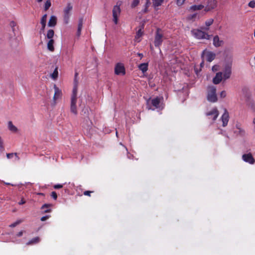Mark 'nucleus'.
I'll list each match as a JSON object with an SVG mask.
<instances>
[{"label":"nucleus","mask_w":255,"mask_h":255,"mask_svg":"<svg viewBox=\"0 0 255 255\" xmlns=\"http://www.w3.org/2000/svg\"><path fill=\"white\" fill-rule=\"evenodd\" d=\"M236 128H237V129L238 130V129H240V128H241L240 125L239 124H237V125H236Z\"/></svg>","instance_id":"obj_53"},{"label":"nucleus","mask_w":255,"mask_h":255,"mask_svg":"<svg viewBox=\"0 0 255 255\" xmlns=\"http://www.w3.org/2000/svg\"><path fill=\"white\" fill-rule=\"evenodd\" d=\"M14 156H15V160H19V157H18V156L17 155V153H14Z\"/></svg>","instance_id":"obj_51"},{"label":"nucleus","mask_w":255,"mask_h":255,"mask_svg":"<svg viewBox=\"0 0 255 255\" xmlns=\"http://www.w3.org/2000/svg\"><path fill=\"white\" fill-rule=\"evenodd\" d=\"M40 241V239L39 237H36L33 239H32L31 240H30L28 242L26 243L27 245H32L33 244H36L38 243Z\"/></svg>","instance_id":"obj_24"},{"label":"nucleus","mask_w":255,"mask_h":255,"mask_svg":"<svg viewBox=\"0 0 255 255\" xmlns=\"http://www.w3.org/2000/svg\"><path fill=\"white\" fill-rule=\"evenodd\" d=\"M219 113L216 107L213 108L210 111L206 113V116L209 117V119H211L213 122H214L217 119Z\"/></svg>","instance_id":"obj_8"},{"label":"nucleus","mask_w":255,"mask_h":255,"mask_svg":"<svg viewBox=\"0 0 255 255\" xmlns=\"http://www.w3.org/2000/svg\"><path fill=\"white\" fill-rule=\"evenodd\" d=\"M115 73L117 75H124L126 74L125 68L123 64L119 63H117L115 67Z\"/></svg>","instance_id":"obj_9"},{"label":"nucleus","mask_w":255,"mask_h":255,"mask_svg":"<svg viewBox=\"0 0 255 255\" xmlns=\"http://www.w3.org/2000/svg\"><path fill=\"white\" fill-rule=\"evenodd\" d=\"M204 8V5L203 4L193 5L189 7V10L191 11H195L196 10H200Z\"/></svg>","instance_id":"obj_16"},{"label":"nucleus","mask_w":255,"mask_h":255,"mask_svg":"<svg viewBox=\"0 0 255 255\" xmlns=\"http://www.w3.org/2000/svg\"><path fill=\"white\" fill-rule=\"evenodd\" d=\"M58 75V67H56L55 69H54L53 72L51 74V77L53 79L55 80L57 78Z\"/></svg>","instance_id":"obj_30"},{"label":"nucleus","mask_w":255,"mask_h":255,"mask_svg":"<svg viewBox=\"0 0 255 255\" xmlns=\"http://www.w3.org/2000/svg\"><path fill=\"white\" fill-rule=\"evenodd\" d=\"M116 135H117V136H118V132L117 131H116Z\"/></svg>","instance_id":"obj_60"},{"label":"nucleus","mask_w":255,"mask_h":255,"mask_svg":"<svg viewBox=\"0 0 255 255\" xmlns=\"http://www.w3.org/2000/svg\"><path fill=\"white\" fill-rule=\"evenodd\" d=\"M46 20H47V14H45L43 15L41 19L40 20V23L41 24V31H44L45 26H46Z\"/></svg>","instance_id":"obj_19"},{"label":"nucleus","mask_w":255,"mask_h":255,"mask_svg":"<svg viewBox=\"0 0 255 255\" xmlns=\"http://www.w3.org/2000/svg\"><path fill=\"white\" fill-rule=\"evenodd\" d=\"M54 35V31L53 29H49L46 34V37L49 39H53Z\"/></svg>","instance_id":"obj_28"},{"label":"nucleus","mask_w":255,"mask_h":255,"mask_svg":"<svg viewBox=\"0 0 255 255\" xmlns=\"http://www.w3.org/2000/svg\"><path fill=\"white\" fill-rule=\"evenodd\" d=\"M14 155V153H6V157L7 158L10 159L12 158Z\"/></svg>","instance_id":"obj_47"},{"label":"nucleus","mask_w":255,"mask_h":255,"mask_svg":"<svg viewBox=\"0 0 255 255\" xmlns=\"http://www.w3.org/2000/svg\"><path fill=\"white\" fill-rule=\"evenodd\" d=\"M217 6V1L216 0H207L204 6V11L206 12L210 11L215 9Z\"/></svg>","instance_id":"obj_6"},{"label":"nucleus","mask_w":255,"mask_h":255,"mask_svg":"<svg viewBox=\"0 0 255 255\" xmlns=\"http://www.w3.org/2000/svg\"><path fill=\"white\" fill-rule=\"evenodd\" d=\"M201 56L202 58L205 57L208 62H211L215 59L216 54L213 52L207 51L205 50L203 51Z\"/></svg>","instance_id":"obj_7"},{"label":"nucleus","mask_w":255,"mask_h":255,"mask_svg":"<svg viewBox=\"0 0 255 255\" xmlns=\"http://www.w3.org/2000/svg\"><path fill=\"white\" fill-rule=\"evenodd\" d=\"M82 27L78 26V29H77V30H78V31H81V30H82Z\"/></svg>","instance_id":"obj_54"},{"label":"nucleus","mask_w":255,"mask_h":255,"mask_svg":"<svg viewBox=\"0 0 255 255\" xmlns=\"http://www.w3.org/2000/svg\"><path fill=\"white\" fill-rule=\"evenodd\" d=\"M186 0H176V4L178 6H181L184 4Z\"/></svg>","instance_id":"obj_40"},{"label":"nucleus","mask_w":255,"mask_h":255,"mask_svg":"<svg viewBox=\"0 0 255 255\" xmlns=\"http://www.w3.org/2000/svg\"><path fill=\"white\" fill-rule=\"evenodd\" d=\"M23 233V231H21L17 233V236L18 237H21L22 236Z\"/></svg>","instance_id":"obj_50"},{"label":"nucleus","mask_w":255,"mask_h":255,"mask_svg":"<svg viewBox=\"0 0 255 255\" xmlns=\"http://www.w3.org/2000/svg\"><path fill=\"white\" fill-rule=\"evenodd\" d=\"M235 133L239 134L241 135H244L245 134V130L243 129L242 128H240V129H238V130L235 131Z\"/></svg>","instance_id":"obj_35"},{"label":"nucleus","mask_w":255,"mask_h":255,"mask_svg":"<svg viewBox=\"0 0 255 255\" xmlns=\"http://www.w3.org/2000/svg\"><path fill=\"white\" fill-rule=\"evenodd\" d=\"M164 0H152L153 5L154 7H157L162 4Z\"/></svg>","instance_id":"obj_29"},{"label":"nucleus","mask_w":255,"mask_h":255,"mask_svg":"<svg viewBox=\"0 0 255 255\" xmlns=\"http://www.w3.org/2000/svg\"><path fill=\"white\" fill-rule=\"evenodd\" d=\"M77 88L76 86H75L73 89L71 98H74V99L75 100H77Z\"/></svg>","instance_id":"obj_34"},{"label":"nucleus","mask_w":255,"mask_h":255,"mask_svg":"<svg viewBox=\"0 0 255 255\" xmlns=\"http://www.w3.org/2000/svg\"><path fill=\"white\" fill-rule=\"evenodd\" d=\"M248 5L249 7L252 8L255 7V0H253L249 2Z\"/></svg>","instance_id":"obj_39"},{"label":"nucleus","mask_w":255,"mask_h":255,"mask_svg":"<svg viewBox=\"0 0 255 255\" xmlns=\"http://www.w3.org/2000/svg\"><path fill=\"white\" fill-rule=\"evenodd\" d=\"M220 97L222 98H224L226 96V93L225 91H223L220 93Z\"/></svg>","instance_id":"obj_46"},{"label":"nucleus","mask_w":255,"mask_h":255,"mask_svg":"<svg viewBox=\"0 0 255 255\" xmlns=\"http://www.w3.org/2000/svg\"><path fill=\"white\" fill-rule=\"evenodd\" d=\"M138 68L143 73H144L148 70V63H141L139 64Z\"/></svg>","instance_id":"obj_25"},{"label":"nucleus","mask_w":255,"mask_h":255,"mask_svg":"<svg viewBox=\"0 0 255 255\" xmlns=\"http://www.w3.org/2000/svg\"><path fill=\"white\" fill-rule=\"evenodd\" d=\"M73 98H71V106H70V111L71 112L75 115L77 114V107H76V102L77 100H75Z\"/></svg>","instance_id":"obj_14"},{"label":"nucleus","mask_w":255,"mask_h":255,"mask_svg":"<svg viewBox=\"0 0 255 255\" xmlns=\"http://www.w3.org/2000/svg\"><path fill=\"white\" fill-rule=\"evenodd\" d=\"M200 65H201V67L203 66V65H204V62L203 61L200 64Z\"/></svg>","instance_id":"obj_58"},{"label":"nucleus","mask_w":255,"mask_h":255,"mask_svg":"<svg viewBox=\"0 0 255 255\" xmlns=\"http://www.w3.org/2000/svg\"><path fill=\"white\" fill-rule=\"evenodd\" d=\"M38 194L39 195H41V196H43L44 195V194L42 193H38Z\"/></svg>","instance_id":"obj_57"},{"label":"nucleus","mask_w":255,"mask_h":255,"mask_svg":"<svg viewBox=\"0 0 255 255\" xmlns=\"http://www.w3.org/2000/svg\"><path fill=\"white\" fill-rule=\"evenodd\" d=\"M83 23V17H81L79 19V23H78V26L82 27Z\"/></svg>","instance_id":"obj_42"},{"label":"nucleus","mask_w":255,"mask_h":255,"mask_svg":"<svg viewBox=\"0 0 255 255\" xmlns=\"http://www.w3.org/2000/svg\"><path fill=\"white\" fill-rule=\"evenodd\" d=\"M10 26L11 27L12 31L14 32L15 30L14 27L16 26V23L14 21H11L10 22Z\"/></svg>","instance_id":"obj_37"},{"label":"nucleus","mask_w":255,"mask_h":255,"mask_svg":"<svg viewBox=\"0 0 255 255\" xmlns=\"http://www.w3.org/2000/svg\"><path fill=\"white\" fill-rule=\"evenodd\" d=\"M94 192V191H85L84 192L83 194L85 196H88L90 197L91 196V193Z\"/></svg>","instance_id":"obj_43"},{"label":"nucleus","mask_w":255,"mask_h":255,"mask_svg":"<svg viewBox=\"0 0 255 255\" xmlns=\"http://www.w3.org/2000/svg\"><path fill=\"white\" fill-rule=\"evenodd\" d=\"M254 35H255V29Z\"/></svg>","instance_id":"obj_62"},{"label":"nucleus","mask_w":255,"mask_h":255,"mask_svg":"<svg viewBox=\"0 0 255 255\" xmlns=\"http://www.w3.org/2000/svg\"><path fill=\"white\" fill-rule=\"evenodd\" d=\"M22 222H23V220H18L17 221H16V222H15L14 223L10 224L9 227H10V228H14L15 227H16L17 225H19V224H20L21 223H22Z\"/></svg>","instance_id":"obj_33"},{"label":"nucleus","mask_w":255,"mask_h":255,"mask_svg":"<svg viewBox=\"0 0 255 255\" xmlns=\"http://www.w3.org/2000/svg\"><path fill=\"white\" fill-rule=\"evenodd\" d=\"M208 101L212 103H215L217 101V97L216 95V88L213 86H210L207 89Z\"/></svg>","instance_id":"obj_1"},{"label":"nucleus","mask_w":255,"mask_h":255,"mask_svg":"<svg viewBox=\"0 0 255 255\" xmlns=\"http://www.w3.org/2000/svg\"><path fill=\"white\" fill-rule=\"evenodd\" d=\"M5 184H7V185H10V183H6Z\"/></svg>","instance_id":"obj_61"},{"label":"nucleus","mask_w":255,"mask_h":255,"mask_svg":"<svg viewBox=\"0 0 255 255\" xmlns=\"http://www.w3.org/2000/svg\"><path fill=\"white\" fill-rule=\"evenodd\" d=\"M57 24V17L54 15H52L48 23L49 27H54Z\"/></svg>","instance_id":"obj_17"},{"label":"nucleus","mask_w":255,"mask_h":255,"mask_svg":"<svg viewBox=\"0 0 255 255\" xmlns=\"http://www.w3.org/2000/svg\"><path fill=\"white\" fill-rule=\"evenodd\" d=\"M50 217V215H46V216H43V217H41V219H40V220L41 221H45L47 219H49Z\"/></svg>","instance_id":"obj_44"},{"label":"nucleus","mask_w":255,"mask_h":255,"mask_svg":"<svg viewBox=\"0 0 255 255\" xmlns=\"http://www.w3.org/2000/svg\"><path fill=\"white\" fill-rule=\"evenodd\" d=\"M38 2H41L42 0H37Z\"/></svg>","instance_id":"obj_59"},{"label":"nucleus","mask_w":255,"mask_h":255,"mask_svg":"<svg viewBox=\"0 0 255 255\" xmlns=\"http://www.w3.org/2000/svg\"><path fill=\"white\" fill-rule=\"evenodd\" d=\"M139 3V0H133L132 3L131 4V7L133 8V7H136V6L138 5Z\"/></svg>","instance_id":"obj_36"},{"label":"nucleus","mask_w":255,"mask_h":255,"mask_svg":"<svg viewBox=\"0 0 255 255\" xmlns=\"http://www.w3.org/2000/svg\"><path fill=\"white\" fill-rule=\"evenodd\" d=\"M51 3L50 0H47L44 4V10H47L51 6Z\"/></svg>","instance_id":"obj_32"},{"label":"nucleus","mask_w":255,"mask_h":255,"mask_svg":"<svg viewBox=\"0 0 255 255\" xmlns=\"http://www.w3.org/2000/svg\"><path fill=\"white\" fill-rule=\"evenodd\" d=\"M223 79V74L219 72L216 73L215 77L213 79V82L215 84H219Z\"/></svg>","instance_id":"obj_15"},{"label":"nucleus","mask_w":255,"mask_h":255,"mask_svg":"<svg viewBox=\"0 0 255 255\" xmlns=\"http://www.w3.org/2000/svg\"><path fill=\"white\" fill-rule=\"evenodd\" d=\"M242 158L245 162L251 164H253L255 162V160L251 153L243 154Z\"/></svg>","instance_id":"obj_10"},{"label":"nucleus","mask_w":255,"mask_h":255,"mask_svg":"<svg viewBox=\"0 0 255 255\" xmlns=\"http://www.w3.org/2000/svg\"><path fill=\"white\" fill-rule=\"evenodd\" d=\"M54 41L53 39H49V41L47 43V48L49 50L51 51H53L54 50V47L53 46Z\"/></svg>","instance_id":"obj_27"},{"label":"nucleus","mask_w":255,"mask_h":255,"mask_svg":"<svg viewBox=\"0 0 255 255\" xmlns=\"http://www.w3.org/2000/svg\"><path fill=\"white\" fill-rule=\"evenodd\" d=\"M143 32L141 28L139 29L136 33L135 38H138L142 36Z\"/></svg>","instance_id":"obj_38"},{"label":"nucleus","mask_w":255,"mask_h":255,"mask_svg":"<svg viewBox=\"0 0 255 255\" xmlns=\"http://www.w3.org/2000/svg\"><path fill=\"white\" fill-rule=\"evenodd\" d=\"M54 95L53 96L54 101L57 100L62 96V91L56 85H54Z\"/></svg>","instance_id":"obj_13"},{"label":"nucleus","mask_w":255,"mask_h":255,"mask_svg":"<svg viewBox=\"0 0 255 255\" xmlns=\"http://www.w3.org/2000/svg\"><path fill=\"white\" fill-rule=\"evenodd\" d=\"M232 66L231 64H227L226 65L225 67V70L224 71V79L225 80L229 79L232 73Z\"/></svg>","instance_id":"obj_12"},{"label":"nucleus","mask_w":255,"mask_h":255,"mask_svg":"<svg viewBox=\"0 0 255 255\" xmlns=\"http://www.w3.org/2000/svg\"><path fill=\"white\" fill-rule=\"evenodd\" d=\"M213 22H214V19L212 18H210V19H208L207 20H206L205 21V24L207 27H201V29L205 30H209V28L208 27L210 26V25H211L213 24Z\"/></svg>","instance_id":"obj_26"},{"label":"nucleus","mask_w":255,"mask_h":255,"mask_svg":"<svg viewBox=\"0 0 255 255\" xmlns=\"http://www.w3.org/2000/svg\"><path fill=\"white\" fill-rule=\"evenodd\" d=\"M2 147H3V142L1 137H0V148Z\"/></svg>","instance_id":"obj_52"},{"label":"nucleus","mask_w":255,"mask_h":255,"mask_svg":"<svg viewBox=\"0 0 255 255\" xmlns=\"http://www.w3.org/2000/svg\"><path fill=\"white\" fill-rule=\"evenodd\" d=\"M8 128L10 131L13 132H16L18 130L17 128L13 125L11 121L8 122Z\"/></svg>","instance_id":"obj_22"},{"label":"nucleus","mask_w":255,"mask_h":255,"mask_svg":"<svg viewBox=\"0 0 255 255\" xmlns=\"http://www.w3.org/2000/svg\"><path fill=\"white\" fill-rule=\"evenodd\" d=\"M81 31H78L77 30V35L79 36L81 34Z\"/></svg>","instance_id":"obj_55"},{"label":"nucleus","mask_w":255,"mask_h":255,"mask_svg":"<svg viewBox=\"0 0 255 255\" xmlns=\"http://www.w3.org/2000/svg\"><path fill=\"white\" fill-rule=\"evenodd\" d=\"M212 70L213 71H217L218 70V66L217 65H214L212 67Z\"/></svg>","instance_id":"obj_48"},{"label":"nucleus","mask_w":255,"mask_h":255,"mask_svg":"<svg viewBox=\"0 0 255 255\" xmlns=\"http://www.w3.org/2000/svg\"><path fill=\"white\" fill-rule=\"evenodd\" d=\"M121 12V9L120 5L117 4L113 7L112 10L113 20L115 24H117L118 23L119 17L120 15Z\"/></svg>","instance_id":"obj_4"},{"label":"nucleus","mask_w":255,"mask_h":255,"mask_svg":"<svg viewBox=\"0 0 255 255\" xmlns=\"http://www.w3.org/2000/svg\"><path fill=\"white\" fill-rule=\"evenodd\" d=\"M52 206L51 204H45L42 206L41 209L43 210V212L44 213H49L51 211V210L49 209V208Z\"/></svg>","instance_id":"obj_23"},{"label":"nucleus","mask_w":255,"mask_h":255,"mask_svg":"<svg viewBox=\"0 0 255 255\" xmlns=\"http://www.w3.org/2000/svg\"><path fill=\"white\" fill-rule=\"evenodd\" d=\"M163 34L162 31L160 28L156 29L155 39H154V45L155 47L160 46L162 43Z\"/></svg>","instance_id":"obj_5"},{"label":"nucleus","mask_w":255,"mask_h":255,"mask_svg":"<svg viewBox=\"0 0 255 255\" xmlns=\"http://www.w3.org/2000/svg\"><path fill=\"white\" fill-rule=\"evenodd\" d=\"M223 41L220 40L219 37L218 35H216L213 38V45L216 47H219L221 46L223 44Z\"/></svg>","instance_id":"obj_18"},{"label":"nucleus","mask_w":255,"mask_h":255,"mask_svg":"<svg viewBox=\"0 0 255 255\" xmlns=\"http://www.w3.org/2000/svg\"><path fill=\"white\" fill-rule=\"evenodd\" d=\"M199 18V15L197 13H194L193 14H190L188 15L187 17V19L188 20H191L192 21H194L196 19Z\"/></svg>","instance_id":"obj_21"},{"label":"nucleus","mask_w":255,"mask_h":255,"mask_svg":"<svg viewBox=\"0 0 255 255\" xmlns=\"http://www.w3.org/2000/svg\"><path fill=\"white\" fill-rule=\"evenodd\" d=\"M51 197L54 200H56L57 198V195L56 192L52 191L51 193Z\"/></svg>","instance_id":"obj_41"},{"label":"nucleus","mask_w":255,"mask_h":255,"mask_svg":"<svg viewBox=\"0 0 255 255\" xmlns=\"http://www.w3.org/2000/svg\"><path fill=\"white\" fill-rule=\"evenodd\" d=\"M160 103V100L158 97L151 100V105L155 108H158L159 107Z\"/></svg>","instance_id":"obj_20"},{"label":"nucleus","mask_w":255,"mask_h":255,"mask_svg":"<svg viewBox=\"0 0 255 255\" xmlns=\"http://www.w3.org/2000/svg\"><path fill=\"white\" fill-rule=\"evenodd\" d=\"M73 9V6L71 3H68L66 7L64 9V15H63V20L65 24L69 23L70 12Z\"/></svg>","instance_id":"obj_3"},{"label":"nucleus","mask_w":255,"mask_h":255,"mask_svg":"<svg viewBox=\"0 0 255 255\" xmlns=\"http://www.w3.org/2000/svg\"><path fill=\"white\" fill-rule=\"evenodd\" d=\"M53 187L55 189H60L63 187V185L62 184H55L53 186Z\"/></svg>","instance_id":"obj_45"},{"label":"nucleus","mask_w":255,"mask_h":255,"mask_svg":"<svg viewBox=\"0 0 255 255\" xmlns=\"http://www.w3.org/2000/svg\"><path fill=\"white\" fill-rule=\"evenodd\" d=\"M229 120V113L227 109H225L224 113L222 116L221 120L222 121V126L223 127H225L227 126Z\"/></svg>","instance_id":"obj_11"},{"label":"nucleus","mask_w":255,"mask_h":255,"mask_svg":"<svg viewBox=\"0 0 255 255\" xmlns=\"http://www.w3.org/2000/svg\"><path fill=\"white\" fill-rule=\"evenodd\" d=\"M138 55L140 57H142L143 56V55H142V53H138Z\"/></svg>","instance_id":"obj_56"},{"label":"nucleus","mask_w":255,"mask_h":255,"mask_svg":"<svg viewBox=\"0 0 255 255\" xmlns=\"http://www.w3.org/2000/svg\"><path fill=\"white\" fill-rule=\"evenodd\" d=\"M191 33L195 38L199 39H206L209 40L211 37V35L198 29H193L191 30Z\"/></svg>","instance_id":"obj_2"},{"label":"nucleus","mask_w":255,"mask_h":255,"mask_svg":"<svg viewBox=\"0 0 255 255\" xmlns=\"http://www.w3.org/2000/svg\"><path fill=\"white\" fill-rule=\"evenodd\" d=\"M77 75V73H76L75 74V76H76Z\"/></svg>","instance_id":"obj_63"},{"label":"nucleus","mask_w":255,"mask_h":255,"mask_svg":"<svg viewBox=\"0 0 255 255\" xmlns=\"http://www.w3.org/2000/svg\"><path fill=\"white\" fill-rule=\"evenodd\" d=\"M150 4V0H146V3L144 5V8L143 9V13H146L148 11V7Z\"/></svg>","instance_id":"obj_31"},{"label":"nucleus","mask_w":255,"mask_h":255,"mask_svg":"<svg viewBox=\"0 0 255 255\" xmlns=\"http://www.w3.org/2000/svg\"><path fill=\"white\" fill-rule=\"evenodd\" d=\"M25 201L24 200L23 198H22L21 200L19 202L18 204L19 205H23L25 203Z\"/></svg>","instance_id":"obj_49"}]
</instances>
